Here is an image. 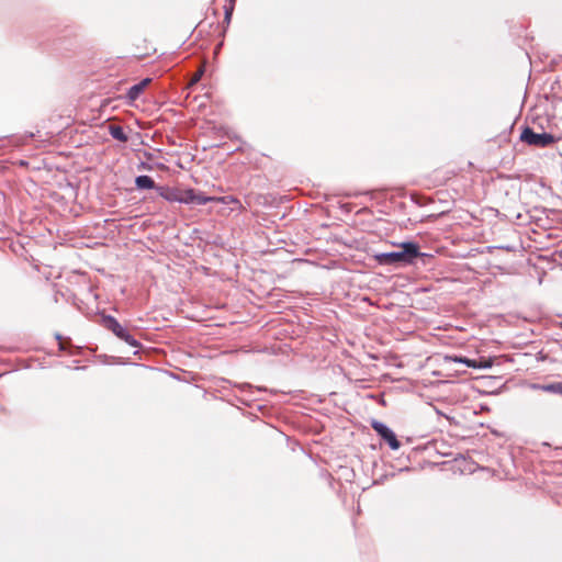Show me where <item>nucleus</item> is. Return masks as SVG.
<instances>
[{"mask_svg":"<svg viewBox=\"0 0 562 562\" xmlns=\"http://www.w3.org/2000/svg\"><path fill=\"white\" fill-rule=\"evenodd\" d=\"M535 389L542 390L548 393H555L562 395V382H555L543 385H533Z\"/></svg>","mask_w":562,"mask_h":562,"instance_id":"obj_11","label":"nucleus"},{"mask_svg":"<svg viewBox=\"0 0 562 562\" xmlns=\"http://www.w3.org/2000/svg\"><path fill=\"white\" fill-rule=\"evenodd\" d=\"M205 67H206V63L204 61L199 68L198 70L193 74L192 78L190 79L189 81V85L188 87L189 88H192L193 86H195L202 78L204 71H205Z\"/></svg>","mask_w":562,"mask_h":562,"instance_id":"obj_12","label":"nucleus"},{"mask_svg":"<svg viewBox=\"0 0 562 562\" xmlns=\"http://www.w3.org/2000/svg\"><path fill=\"white\" fill-rule=\"evenodd\" d=\"M419 256L422 254L416 244L403 243L401 250L376 255V259L381 265L404 266L413 263Z\"/></svg>","mask_w":562,"mask_h":562,"instance_id":"obj_1","label":"nucleus"},{"mask_svg":"<svg viewBox=\"0 0 562 562\" xmlns=\"http://www.w3.org/2000/svg\"><path fill=\"white\" fill-rule=\"evenodd\" d=\"M150 78H145L139 83L132 86L127 92V97L132 101L136 100L144 91V89L150 83Z\"/></svg>","mask_w":562,"mask_h":562,"instance_id":"obj_8","label":"nucleus"},{"mask_svg":"<svg viewBox=\"0 0 562 562\" xmlns=\"http://www.w3.org/2000/svg\"><path fill=\"white\" fill-rule=\"evenodd\" d=\"M560 326H561V328H562V322H561V325H560Z\"/></svg>","mask_w":562,"mask_h":562,"instance_id":"obj_15","label":"nucleus"},{"mask_svg":"<svg viewBox=\"0 0 562 562\" xmlns=\"http://www.w3.org/2000/svg\"><path fill=\"white\" fill-rule=\"evenodd\" d=\"M457 361L464 363L469 368H481L480 364L475 360L468 359V358H460Z\"/></svg>","mask_w":562,"mask_h":562,"instance_id":"obj_13","label":"nucleus"},{"mask_svg":"<svg viewBox=\"0 0 562 562\" xmlns=\"http://www.w3.org/2000/svg\"><path fill=\"white\" fill-rule=\"evenodd\" d=\"M155 53H156V47L146 37H137L135 40L133 55L136 58L143 59V58L151 56Z\"/></svg>","mask_w":562,"mask_h":562,"instance_id":"obj_7","label":"nucleus"},{"mask_svg":"<svg viewBox=\"0 0 562 562\" xmlns=\"http://www.w3.org/2000/svg\"><path fill=\"white\" fill-rule=\"evenodd\" d=\"M520 139L535 147H548L555 142L553 135L549 133H536L530 127H526L520 135Z\"/></svg>","mask_w":562,"mask_h":562,"instance_id":"obj_3","label":"nucleus"},{"mask_svg":"<svg viewBox=\"0 0 562 562\" xmlns=\"http://www.w3.org/2000/svg\"><path fill=\"white\" fill-rule=\"evenodd\" d=\"M135 184L137 189H154L155 182L149 176H138L135 179Z\"/></svg>","mask_w":562,"mask_h":562,"instance_id":"obj_10","label":"nucleus"},{"mask_svg":"<svg viewBox=\"0 0 562 562\" xmlns=\"http://www.w3.org/2000/svg\"><path fill=\"white\" fill-rule=\"evenodd\" d=\"M103 326L106 329L111 330L116 337L126 341L131 346H137V341L134 339V337L130 335L128 331L125 328H123V326L114 317H103Z\"/></svg>","mask_w":562,"mask_h":562,"instance_id":"obj_4","label":"nucleus"},{"mask_svg":"<svg viewBox=\"0 0 562 562\" xmlns=\"http://www.w3.org/2000/svg\"><path fill=\"white\" fill-rule=\"evenodd\" d=\"M224 9H225V21L228 24L231 21L233 9H234L233 1H229V3L224 7Z\"/></svg>","mask_w":562,"mask_h":562,"instance_id":"obj_14","label":"nucleus"},{"mask_svg":"<svg viewBox=\"0 0 562 562\" xmlns=\"http://www.w3.org/2000/svg\"><path fill=\"white\" fill-rule=\"evenodd\" d=\"M239 205V201L231 195L222 198L213 196V211L222 215H228L231 212L238 210Z\"/></svg>","mask_w":562,"mask_h":562,"instance_id":"obj_5","label":"nucleus"},{"mask_svg":"<svg viewBox=\"0 0 562 562\" xmlns=\"http://www.w3.org/2000/svg\"><path fill=\"white\" fill-rule=\"evenodd\" d=\"M159 195L170 202L181 203H196L203 204L209 201V198H201L195 194L193 190H182L178 188H158Z\"/></svg>","mask_w":562,"mask_h":562,"instance_id":"obj_2","label":"nucleus"},{"mask_svg":"<svg viewBox=\"0 0 562 562\" xmlns=\"http://www.w3.org/2000/svg\"><path fill=\"white\" fill-rule=\"evenodd\" d=\"M109 132L111 134V136L114 138V139H117L122 143H126L128 137L127 135L125 134L124 130L122 126L120 125H110L109 126Z\"/></svg>","mask_w":562,"mask_h":562,"instance_id":"obj_9","label":"nucleus"},{"mask_svg":"<svg viewBox=\"0 0 562 562\" xmlns=\"http://www.w3.org/2000/svg\"><path fill=\"white\" fill-rule=\"evenodd\" d=\"M372 428L387 442L392 450H397L401 446L395 434L383 423L373 420Z\"/></svg>","mask_w":562,"mask_h":562,"instance_id":"obj_6","label":"nucleus"}]
</instances>
